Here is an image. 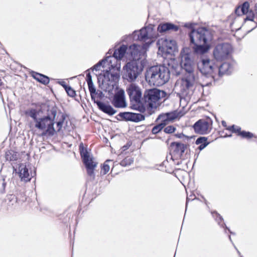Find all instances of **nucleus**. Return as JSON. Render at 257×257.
<instances>
[{"label": "nucleus", "instance_id": "1", "mask_svg": "<svg viewBox=\"0 0 257 257\" xmlns=\"http://www.w3.org/2000/svg\"><path fill=\"white\" fill-rule=\"evenodd\" d=\"M180 67L186 73L176 83V87L180 89V93L186 96L195 89L198 77L194 71L195 64L188 49L184 48L180 54Z\"/></svg>", "mask_w": 257, "mask_h": 257}, {"label": "nucleus", "instance_id": "2", "mask_svg": "<svg viewBox=\"0 0 257 257\" xmlns=\"http://www.w3.org/2000/svg\"><path fill=\"white\" fill-rule=\"evenodd\" d=\"M132 36L134 40L145 43L142 46L135 44L130 46L127 54L131 56V61H142L144 64L147 49L154 42L158 34L155 31L154 26L150 25L139 31H135Z\"/></svg>", "mask_w": 257, "mask_h": 257}, {"label": "nucleus", "instance_id": "3", "mask_svg": "<svg viewBox=\"0 0 257 257\" xmlns=\"http://www.w3.org/2000/svg\"><path fill=\"white\" fill-rule=\"evenodd\" d=\"M42 112L41 109L34 108H29L25 111L26 116L33 120L30 122L29 126L31 128H36L42 131V137L53 136L56 133L54 125L57 112L55 109L51 110L52 117L49 115L41 116L40 114Z\"/></svg>", "mask_w": 257, "mask_h": 257}, {"label": "nucleus", "instance_id": "4", "mask_svg": "<svg viewBox=\"0 0 257 257\" xmlns=\"http://www.w3.org/2000/svg\"><path fill=\"white\" fill-rule=\"evenodd\" d=\"M145 77L150 85L160 86L168 81L170 70L164 65L154 66L147 71Z\"/></svg>", "mask_w": 257, "mask_h": 257}, {"label": "nucleus", "instance_id": "5", "mask_svg": "<svg viewBox=\"0 0 257 257\" xmlns=\"http://www.w3.org/2000/svg\"><path fill=\"white\" fill-rule=\"evenodd\" d=\"M213 32L205 27H200L197 30L193 29L189 33L191 43H203L211 45L213 39Z\"/></svg>", "mask_w": 257, "mask_h": 257}, {"label": "nucleus", "instance_id": "6", "mask_svg": "<svg viewBox=\"0 0 257 257\" xmlns=\"http://www.w3.org/2000/svg\"><path fill=\"white\" fill-rule=\"evenodd\" d=\"M144 68L142 61H131L123 67V78L128 82L135 81L141 73Z\"/></svg>", "mask_w": 257, "mask_h": 257}, {"label": "nucleus", "instance_id": "7", "mask_svg": "<svg viewBox=\"0 0 257 257\" xmlns=\"http://www.w3.org/2000/svg\"><path fill=\"white\" fill-rule=\"evenodd\" d=\"M166 93L157 88L146 90L144 94V100L151 108H156L159 100L166 96Z\"/></svg>", "mask_w": 257, "mask_h": 257}, {"label": "nucleus", "instance_id": "8", "mask_svg": "<svg viewBox=\"0 0 257 257\" xmlns=\"http://www.w3.org/2000/svg\"><path fill=\"white\" fill-rule=\"evenodd\" d=\"M126 90L129 95L131 101L134 102L137 104L136 105L133 106V108L138 110L141 112H144L146 109L143 105H141L142 94L139 86L136 84L132 83L127 86Z\"/></svg>", "mask_w": 257, "mask_h": 257}, {"label": "nucleus", "instance_id": "9", "mask_svg": "<svg viewBox=\"0 0 257 257\" xmlns=\"http://www.w3.org/2000/svg\"><path fill=\"white\" fill-rule=\"evenodd\" d=\"M198 68L203 75L209 79L210 82L214 79V74L218 70L213 61L209 59H202L198 63Z\"/></svg>", "mask_w": 257, "mask_h": 257}, {"label": "nucleus", "instance_id": "10", "mask_svg": "<svg viewBox=\"0 0 257 257\" xmlns=\"http://www.w3.org/2000/svg\"><path fill=\"white\" fill-rule=\"evenodd\" d=\"M232 52L231 45L228 43H223L215 46L213 54L216 60L222 61L228 59L230 57Z\"/></svg>", "mask_w": 257, "mask_h": 257}, {"label": "nucleus", "instance_id": "11", "mask_svg": "<svg viewBox=\"0 0 257 257\" xmlns=\"http://www.w3.org/2000/svg\"><path fill=\"white\" fill-rule=\"evenodd\" d=\"M79 150L81 158L87 169V174L94 179L95 177L94 169L96 167L97 163L93 162L92 158L90 157L87 150L84 148L82 144L79 146Z\"/></svg>", "mask_w": 257, "mask_h": 257}, {"label": "nucleus", "instance_id": "12", "mask_svg": "<svg viewBox=\"0 0 257 257\" xmlns=\"http://www.w3.org/2000/svg\"><path fill=\"white\" fill-rule=\"evenodd\" d=\"M211 125L210 120L202 119L195 123L193 128L196 133L205 135L210 132Z\"/></svg>", "mask_w": 257, "mask_h": 257}, {"label": "nucleus", "instance_id": "13", "mask_svg": "<svg viewBox=\"0 0 257 257\" xmlns=\"http://www.w3.org/2000/svg\"><path fill=\"white\" fill-rule=\"evenodd\" d=\"M117 116L120 117V119L117 118V120H123L135 122H140L145 118V115L141 113L131 112H120Z\"/></svg>", "mask_w": 257, "mask_h": 257}, {"label": "nucleus", "instance_id": "14", "mask_svg": "<svg viewBox=\"0 0 257 257\" xmlns=\"http://www.w3.org/2000/svg\"><path fill=\"white\" fill-rule=\"evenodd\" d=\"M13 165V168L16 173H18L19 176L22 181L27 182L31 180L32 177V175H30L29 172V169L27 167L26 165L25 164H19V167H15V166Z\"/></svg>", "mask_w": 257, "mask_h": 257}, {"label": "nucleus", "instance_id": "15", "mask_svg": "<svg viewBox=\"0 0 257 257\" xmlns=\"http://www.w3.org/2000/svg\"><path fill=\"white\" fill-rule=\"evenodd\" d=\"M112 104L116 108H124L126 106L124 92L123 90H119L114 95Z\"/></svg>", "mask_w": 257, "mask_h": 257}, {"label": "nucleus", "instance_id": "16", "mask_svg": "<svg viewBox=\"0 0 257 257\" xmlns=\"http://www.w3.org/2000/svg\"><path fill=\"white\" fill-rule=\"evenodd\" d=\"M158 43L162 45L163 49H166L168 53L174 52L177 49V45L175 41L168 39H161L159 40Z\"/></svg>", "mask_w": 257, "mask_h": 257}, {"label": "nucleus", "instance_id": "17", "mask_svg": "<svg viewBox=\"0 0 257 257\" xmlns=\"http://www.w3.org/2000/svg\"><path fill=\"white\" fill-rule=\"evenodd\" d=\"M186 146L178 142H172L170 145V151L177 157H180L184 153Z\"/></svg>", "mask_w": 257, "mask_h": 257}, {"label": "nucleus", "instance_id": "18", "mask_svg": "<svg viewBox=\"0 0 257 257\" xmlns=\"http://www.w3.org/2000/svg\"><path fill=\"white\" fill-rule=\"evenodd\" d=\"M92 100L93 101L94 103L97 104L98 108L103 112L109 115H112L116 112V110L114 109L111 105L96 100L95 97H94V99H92Z\"/></svg>", "mask_w": 257, "mask_h": 257}, {"label": "nucleus", "instance_id": "19", "mask_svg": "<svg viewBox=\"0 0 257 257\" xmlns=\"http://www.w3.org/2000/svg\"><path fill=\"white\" fill-rule=\"evenodd\" d=\"M179 29V27L171 23H164L160 24L157 28L159 32L162 33L169 31L177 32Z\"/></svg>", "mask_w": 257, "mask_h": 257}, {"label": "nucleus", "instance_id": "20", "mask_svg": "<svg viewBox=\"0 0 257 257\" xmlns=\"http://www.w3.org/2000/svg\"><path fill=\"white\" fill-rule=\"evenodd\" d=\"M127 47L125 45H122L120 46V47L115 50L113 53V56H108V57H112V58L111 59H113L114 61L115 60H120L124 56L125 53H127Z\"/></svg>", "mask_w": 257, "mask_h": 257}, {"label": "nucleus", "instance_id": "21", "mask_svg": "<svg viewBox=\"0 0 257 257\" xmlns=\"http://www.w3.org/2000/svg\"><path fill=\"white\" fill-rule=\"evenodd\" d=\"M234 63H223L219 68H218L217 72L220 76L224 74H229L231 73L233 69V66Z\"/></svg>", "mask_w": 257, "mask_h": 257}, {"label": "nucleus", "instance_id": "22", "mask_svg": "<svg viewBox=\"0 0 257 257\" xmlns=\"http://www.w3.org/2000/svg\"><path fill=\"white\" fill-rule=\"evenodd\" d=\"M194 45L192 47L195 53L200 54H203L206 53L210 48V45L205 44L203 43L196 44L192 43Z\"/></svg>", "mask_w": 257, "mask_h": 257}, {"label": "nucleus", "instance_id": "23", "mask_svg": "<svg viewBox=\"0 0 257 257\" xmlns=\"http://www.w3.org/2000/svg\"><path fill=\"white\" fill-rule=\"evenodd\" d=\"M86 81L88 84L91 99H94V94L96 93V89L93 85L92 76L90 72H88L86 75Z\"/></svg>", "mask_w": 257, "mask_h": 257}, {"label": "nucleus", "instance_id": "24", "mask_svg": "<svg viewBox=\"0 0 257 257\" xmlns=\"http://www.w3.org/2000/svg\"><path fill=\"white\" fill-rule=\"evenodd\" d=\"M111 58H112V57H106L104 59L99 61L97 64L94 65L91 69L92 70H99L100 67L103 65H104L106 63L110 64L111 66L114 67V64H111Z\"/></svg>", "mask_w": 257, "mask_h": 257}, {"label": "nucleus", "instance_id": "25", "mask_svg": "<svg viewBox=\"0 0 257 257\" xmlns=\"http://www.w3.org/2000/svg\"><path fill=\"white\" fill-rule=\"evenodd\" d=\"M32 75L36 80L44 84H48L49 82V77L45 75L37 72H34Z\"/></svg>", "mask_w": 257, "mask_h": 257}, {"label": "nucleus", "instance_id": "26", "mask_svg": "<svg viewBox=\"0 0 257 257\" xmlns=\"http://www.w3.org/2000/svg\"><path fill=\"white\" fill-rule=\"evenodd\" d=\"M5 158L9 161H16L18 158V153L13 151H9L6 153Z\"/></svg>", "mask_w": 257, "mask_h": 257}, {"label": "nucleus", "instance_id": "27", "mask_svg": "<svg viewBox=\"0 0 257 257\" xmlns=\"http://www.w3.org/2000/svg\"><path fill=\"white\" fill-rule=\"evenodd\" d=\"M157 121L161 123H164L165 126L170 122L166 113L160 114L157 118Z\"/></svg>", "mask_w": 257, "mask_h": 257}, {"label": "nucleus", "instance_id": "28", "mask_svg": "<svg viewBox=\"0 0 257 257\" xmlns=\"http://www.w3.org/2000/svg\"><path fill=\"white\" fill-rule=\"evenodd\" d=\"M165 127L164 123H158V124L154 126L152 130L153 134H157L159 133Z\"/></svg>", "mask_w": 257, "mask_h": 257}, {"label": "nucleus", "instance_id": "29", "mask_svg": "<svg viewBox=\"0 0 257 257\" xmlns=\"http://www.w3.org/2000/svg\"><path fill=\"white\" fill-rule=\"evenodd\" d=\"M110 161V160H108L104 162V163L103 164V165L101 168V170L100 172L101 174H102L103 175H105L108 172V171H109V169H110V167L107 163H108V162H109Z\"/></svg>", "mask_w": 257, "mask_h": 257}, {"label": "nucleus", "instance_id": "30", "mask_svg": "<svg viewBox=\"0 0 257 257\" xmlns=\"http://www.w3.org/2000/svg\"><path fill=\"white\" fill-rule=\"evenodd\" d=\"M249 7V4L247 2L243 3L241 7H240L242 14L244 15L247 14L248 12Z\"/></svg>", "mask_w": 257, "mask_h": 257}, {"label": "nucleus", "instance_id": "31", "mask_svg": "<svg viewBox=\"0 0 257 257\" xmlns=\"http://www.w3.org/2000/svg\"><path fill=\"white\" fill-rule=\"evenodd\" d=\"M227 129L229 131H231L232 133H238V135L240 136V132H241V128L239 126H236L235 125H232L230 126H229L227 128Z\"/></svg>", "mask_w": 257, "mask_h": 257}, {"label": "nucleus", "instance_id": "32", "mask_svg": "<svg viewBox=\"0 0 257 257\" xmlns=\"http://www.w3.org/2000/svg\"><path fill=\"white\" fill-rule=\"evenodd\" d=\"M6 184V178L3 177L0 179V192L1 193H4L5 192Z\"/></svg>", "mask_w": 257, "mask_h": 257}, {"label": "nucleus", "instance_id": "33", "mask_svg": "<svg viewBox=\"0 0 257 257\" xmlns=\"http://www.w3.org/2000/svg\"><path fill=\"white\" fill-rule=\"evenodd\" d=\"M168 117H169V122H171L176 118H177L178 115V113L176 111H173L170 112H167L166 113Z\"/></svg>", "mask_w": 257, "mask_h": 257}, {"label": "nucleus", "instance_id": "34", "mask_svg": "<svg viewBox=\"0 0 257 257\" xmlns=\"http://www.w3.org/2000/svg\"><path fill=\"white\" fill-rule=\"evenodd\" d=\"M240 136L245 139H250L253 137V134L249 132L242 131L240 132Z\"/></svg>", "mask_w": 257, "mask_h": 257}, {"label": "nucleus", "instance_id": "35", "mask_svg": "<svg viewBox=\"0 0 257 257\" xmlns=\"http://www.w3.org/2000/svg\"><path fill=\"white\" fill-rule=\"evenodd\" d=\"M213 213H215L216 215V221L217 222V223H218L219 225H220L221 227H223L224 226H226L225 224L224 223H222L221 224V223L223 221V218L219 214H218V213L217 212H214ZM226 228H227V227L225 226Z\"/></svg>", "mask_w": 257, "mask_h": 257}, {"label": "nucleus", "instance_id": "36", "mask_svg": "<svg viewBox=\"0 0 257 257\" xmlns=\"http://www.w3.org/2000/svg\"><path fill=\"white\" fill-rule=\"evenodd\" d=\"M176 130V127L173 125H169L164 128V131L166 134H172L174 133Z\"/></svg>", "mask_w": 257, "mask_h": 257}, {"label": "nucleus", "instance_id": "37", "mask_svg": "<svg viewBox=\"0 0 257 257\" xmlns=\"http://www.w3.org/2000/svg\"><path fill=\"white\" fill-rule=\"evenodd\" d=\"M205 143H208L207 141V138L204 137H200L198 138L196 141V145H201L202 144H204Z\"/></svg>", "mask_w": 257, "mask_h": 257}, {"label": "nucleus", "instance_id": "38", "mask_svg": "<svg viewBox=\"0 0 257 257\" xmlns=\"http://www.w3.org/2000/svg\"><path fill=\"white\" fill-rule=\"evenodd\" d=\"M65 91L67 93L68 95L71 97H74L76 94L75 90H74L69 86L68 87H67V88L65 89Z\"/></svg>", "mask_w": 257, "mask_h": 257}, {"label": "nucleus", "instance_id": "39", "mask_svg": "<svg viewBox=\"0 0 257 257\" xmlns=\"http://www.w3.org/2000/svg\"><path fill=\"white\" fill-rule=\"evenodd\" d=\"M65 119V116L63 115H62V119L61 120L57 122V126L58 128L57 131H60L62 127V125L64 122V120Z\"/></svg>", "mask_w": 257, "mask_h": 257}, {"label": "nucleus", "instance_id": "40", "mask_svg": "<svg viewBox=\"0 0 257 257\" xmlns=\"http://www.w3.org/2000/svg\"><path fill=\"white\" fill-rule=\"evenodd\" d=\"M255 17V15L253 13L252 11H250L248 15L246 16V18L244 19L245 21L248 20L253 21V19Z\"/></svg>", "mask_w": 257, "mask_h": 257}, {"label": "nucleus", "instance_id": "41", "mask_svg": "<svg viewBox=\"0 0 257 257\" xmlns=\"http://www.w3.org/2000/svg\"><path fill=\"white\" fill-rule=\"evenodd\" d=\"M172 68H173V69H174V71L175 72L176 75H179L180 74V68L179 67H178V66H176L175 67L173 66Z\"/></svg>", "mask_w": 257, "mask_h": 257}, {"label": "nucleus", "instance_id": "42", "mask_svg": "<svg viewBox=\"0 0 257 257\" xmlns=\"http://www.w3.org/2000/svg\"><path fill=\"white\" fill-rule=\"evenodd\" d=\"M95 94H97L99 99H102L104 97V94L101 91H96Z\"/></svg>", "mask_w": 257, "mask_h": 257}, {"label": "nucleus", "instance_id": "43", "mask_svg": "<svg viewBox=\"0 0 257 257\" xmlns=\"http://www.w3.org/2000/svg\"><path fill=\"white\" fill-rule=\"evenodd\" d=\"M8 199L10 200V201H13L14 202H17V198L14 195H10L9 196Z\"/></svg>", "mask_w": 257, "mask_h": 257}, {"label": "nucleus", "instance_id": "44", "mask_svg": "<svg viewBox=\"0 0 257 257\" xmlns=\"http://www.w3.org/2000/svg\"><path fill=\"white\" fill-rule=\"evenodd\" d=\"M208 144H209V143H205L204 144H201V145H199V146L198 147V149L200 151H201L203 149H204Z\"/></svg>", "mask_w": 257, "mask_h": 257}, {"label": "nucleus", "instance_id": "45", "mask_svg": "<svg viewBox=\"0 0 257 257\" xmlns=\"http://www.w3.org/2000/svg\"><path fill=\"white\" fill-rule=\"evenodd\" d=\"M58 83L60 84L65 89V90L69 86L67 85L65 82L64 81H59Z\"/></svg>", "mask_w": 257, "mask_h": 257}, {"label": "nucleus", "instance_id": "46", "mask_svg": "<svg viewBox=\"0 0 257 257\" xmlns=\"http://www.w3.org/2000/svg\"><path fill=\"white\" fill-rule=\"evenodd\" d=\"M235 13L238 16H240L242 14L240 11V7H238L237 8H236L235 10Z\"/></svg>", "mask_w": 257, "mask_h": 257}, {"label": "nucleus", "instance_id": "47", "mask_svg": "<svg viewBox=\"0 0 257 257\" xmlns=\"http://www.w3.org/2000/svg\"><path fill=\"white\" fill-rule=\"evenodd\" d=\"M175 136L178 138H182L183 137H185V135L183 133L180 134H175Z\"/></svg>", "mask_w": 257, "mask_h": 257}, {"label": "nucleus", "instance_id": "48", "mask_svg": "<svg viewBox=\"0 0 257 257\" xmlns=\"http://www.w3.org/2000/svg\"><path fill=\"white\" fill-rule=\"evenodd\" d=\"M222 124L223 126H224L225 127H226L227 126L226 122L224 120L222 121Z\"/></svg>", "mask_w": 257, "mask_h": 257}, {"label": "nucleus", "instance_id": "49", "mask_svg": "<svg viewBox=\"0 0 257 257\" xmlns=\"http://www.w3.org/2000/svg\"><path fill=\"white\" fill-rule=\"evenodd\" d=\"M190 200V198H189L188 197H187V200H186V207H187V205H188V202Z\"/></svg>", "mask_w": 257, "mask_h": 257}]
</instances>
